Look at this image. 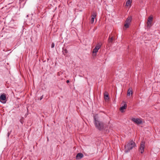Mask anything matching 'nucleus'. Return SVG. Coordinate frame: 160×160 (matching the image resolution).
<instances>
[{
    "mask_svg": "<svg viewBox=\"0 0 160 160\" xmlns=\"http://www.w3.org/2000/svg\"><path fill=\"white\" fill-rule=\"evenodd\" d=\"M94 123L96 128L102 131L104 130L106 128V125L102 122L98 120L96 116H94Z\"/></svg>",
    "mask_w": 160,
    "mask_h": 160,
    "instance_id": "f257e3e1",
    "label": "nucleus"
},
{
    "mask_svg": "<svg viewBox=\"0 0 160 160\" xmlns=\"http://www.w3.org/2000/svg\"><path fill=\"white\" fill-rule=\"evenodd\" d=\"M136 147V145L135 142L132 140L130 141L125 145V150L124 152L126 153H127Z\"/></svg>",
    "mask_w": 160,
    "mask_h": 160,
    "instance_id": "f03ea898",
    "label": "nucleus"
},
{
    "mask_svg": "<svg viewBox=\"0 0 160 160\" xmlns=\"http://www.w3.org/2000/svg\"><path fill=\"white\" fill-rule=\"evenodd\" d=\"M132 20V17L131 16L128 17L125 22L124 27L126 28H128L129 27V24H130Z\"/></svg>",
    "mask_w": 160,
    "mask_h": 160,
    "instance_id": "7ed1b4c3",
    "label": "nucleus"
},
{
    "mask_svg": "<svg viewBox=\"0 0 160 160\" xmlns=\"http://www.w3.org/2000/svg\"><path fill=\"white\" fill-rule=\"evenodd\" d=\"M153 19V17L151 15L148 18V21L147 23V27L148 28H150L152 26V23Z\"/></svg>",
    "mask_w": 160,
    "mask_h": 160,
    "instance_id": "20e7f679",
    "label": "nucleus"
},
{
    "mask_svg": "<svg viewBox=\"0 0 160 160\" xmlns=\"http://www.w3.org/2000/svg\"><path fill=\"white\" fill-rule=\"evenodd\" d=\"M6 95L4 93L2 94L0 96V102L3 103H5L6 102Z\"/></svg>",
    "mask_w": 160,
    "mask_h": 160,
    "instance_id": "39448f33",
    "label": "nucleus"
},
{
    "mask_svg": "<svg viewBox=\"0 0 160 160\" xmlns=\"http://www.w3.org/2000/svg\"><path fill=\"white\" fill-rule=\"evenodd\" d=\"M131 120L135 123L137 124H141L142 122V119L138 118H132Z\"/></svg>",
    "mask_w": 160,
    "mask_h": 160,
    "instance_id": "423d86ee",
    "label": "nucleus"
},
{
    "mask_svg": "<svg viewBox=\"0 0 160 160\" xmlns=\"http://www.w3.org/2000/svg\"><path fill=\"white\" fill-rule=\"evenodd\" d=\"M96 15L97 12L95 11H94L92 12V18L90 20V23L91 24H92L93 23L94 21V18H95L96 17Z\"/></svg>",
    "mask_w": 160,
    "mask_h": 160,
    "instance_id": "0eeeda50",
    "label": "nucleus"
},
{
    "mask_svg": "<svg viewBox=\"0 0 160 160\" xmlns=\"http://www.w3.org/2000/svg\"><path fill=\"white\" fill-rule=\"evenodd\" d=\"M83 157V155L81 153H78L76 155V159L77 160L81 159Z\"/></svg>",
    "mask_w": 160,
    "mask_h": 160,
    "instance_id": "6e6552de",
    "label": "nucleus"
},
{
    "mask_svg": "<svg viewBox=\"0 0 160 160\" xmlns=\"http://www.w3.org/2000/svg\"><path fill=\"white\" fill-rule=\"evenodd\" d=\"M144 147H145L144 143L143 142H142V143H141L140 146V148H142V151H141V153H142L144 151Z\"/></svg>",
    "mask_w": 160,
    "mask_h": 160,
    "instance_id": "1a4fd4ad",
    "label": "nucleus"
},
{
    "mask_svg": "<svg viewBox=\"0 0 160 160\" xmlns=\"http://www.w3.org/2000/svg\"><path fill=\"white\" fill-rule=\"evenodd\" d=\"M127 107V104L126 103H125L124 105L120 108V110L122 112H123V110L124 109H125Z\"/></svg>",
    "mask_w": 160,
    "mask_h": 160,
    "instance_id": "9d476101",
    "label": "nucleus"
},
{
    "mask_svg": "<svg viewBox=\"0 0 160 160\" xmlns=\"http://www.w3.org/2000/svg\"><path fill=\"white\" fill-rule=\"evenodd\" d=\"M104 99L105 100L109 99L108 94L107 92H105L104 93Z\"/></svg>",
    "mask_w": 160,
    "mask_h": 160,
    "instance_id": "9b49d317",
    "label": "nucleus"
},
{
    "mask_svg": "<svg viewBox=\"0 0 160 160\" xmlns=\"http://www.w3.org/2000/svg\"><path fill=\"white\" fill-rule=\"evenodd\" d=\"M114 40V38L113 37H112L111 38H110V37H109L108 42L109 43V44H110V45H111V43H112V42Z\"/></svg>",
    "mask_w": 160,
    "mask_h": 160,
    "instance_id": "f8f14e48",
    "label": "nucleus"
},
{
    "mask_svg": "<svg viewBox=\"0 0 160 160\" xmlns=\"http://www.w3.org/2000/svg\"><path fill=\"white\" fill-rule=\"evenodd\" d=\"M132 89L129 88L127 92V96H129L131 94L132 95Z\"/></svg>",
    "mask_w": 160,
    "mask_h": 160,
    "instance_id": "ddd939ff",
    "label": "nucleus"
},
{
    "mask_svg": "<svg viewBox=\"0 0 160 160\" xmlns=\"http://www.w3.org/2000/svg\"><path fill=\"white\" fill-rule=\"evenodd\" d=\"M132 3V1L130 0H128L126 3V7L130 6Z\"/></svg>",
    "mask_w": 160,
    "mask_h": 160,
    "instance_id": "4468645a",
    "label": "nucleus"
},
{
    "mask_svg": "<svg viewBox=\"0 0 160 160\" xmlns=\"http://www.w3.org/2000/svg\"><path fill=\"white\" fill-rule=\"evenodd\" d=\"M98 50L97 49H96V48H95L93 49L92 51V53L93 54H95L94 55H96V53L98 52Z\"/></svg>",
    "mask_w": 160,
    "mask_h": 160,
    "instance_id": "2eb2a0df",
    "label": "nucleus"
},
{
    "mask_svg": "<svg viewBox=\"0 0 160 160\" xmlns=\"http://www.w3.org/2000/svg\"><path fill=\"white\" fill-rule=\"evenodd\" d=\"M62 53L64 55H65L66 54L68 53V51L66 49H64L63 48H62Z\"/></svg>",
    "mask_w": 160,
    "mask_h": 160,
    "instance_id": "dca6fc26",
    "label": "nucleus"
},
{
    "mask_svg": "<svg viewBox=\"0 0 160 160\" xmlns=\"http://www.w3.org/2000/svg\"><path fill=\"white\" fill-rule=\"evenodd\" d=\"M101 47V44L100 43H98L97 44L95 48H96V49L98 50L100 49Z\"/></svg>",
    "mask_w": 160,
    "mask_h": 160,
    "instance_id": "f3484780",
    "label": "nucleus"
},
{
    "mask_svg": "<svg viewBox=\"0 0 160 160\" xmlns=\"http://www.w3.org/2000/svg\"><path fill=\"white\" fill-rule=\"evenodd\" d=\"M54 47V44L53 42H52L51 44V48H53Z\"/></svg>",
    "mask_w": 160,
    "mask_h": 160,
    "instance_id": "a211bd4d",
    "label": "nucleus"
},
{
    "mask_svg": "<svg viewBox=\"0 0 160 160\" xmlns=\"http://www.w3.org/2000/svg\"><path fill=\"white\" fill-rule=\"evenodd\" d=\"M10 132H8V137L10 135Z\"/></svg>",
    "mask_w": 160,
    "mask_h": 160,
    "instance_id": "6ab92c4d",
    "label": "nucleus"
},
{
    "mask_svg": "<svg viewBox=\"0 0 160 160\" xmlns=\"http://www.w3.org/2000/svg\"><path fill=\"white\" fill-rule=\"evenodd\" d=\"M43 98V95H42L40 98V100H41Z\"/></svg>",
    "mask_w": 160,
    "mask_h": 160,
    "instance_id": "aec40b11",
    "label": "nucleus"
},
{
    "mask_svg": "<svg viewBox=\"0 0 160 160\" xmlns=\"http://www.w3.org/2000/svg\"><path fill=\"white\" fill-rule=\"evenodd\" d=\"M70 81L69 80H67V81H66V82L67 83H68Z\"/></svg>",
    "mask_w": 160,
    "mask_h": 160,
    "instance_id": "412c9836",
    "label": "nucleus"
},
{
    "mask_svg": "<svg viewBox=\"0 0 160 160\" xmlns=\"http://www.w3.org/2000/svg\"><path fill=\"white\" fill-rule=\"evenodd\" d=\"M139 149H140V150H141V151H142V148H141L140 147Z\"/></svg>",
    "mask_w": 160,
    "mask_h": 160,
    "instance_id": "4be33fe9",
    "label": "nucleus"
},
{
    "mask_svg": "<svg viewBox=\"0 0 160 160\" xmlns=\"http://www.w3.org/2000/svg\"><path fill=\"white\" fill-rule=\"evenodd\" d=\"M20 122H21L22 124V123H23V122H22V121H20Z\"/></svg>",
    "mask_w": 160,
    "mask_h": 160,
    "instance_id": "5701e85b",
    "label": "nucleus"
}]
</instances>
